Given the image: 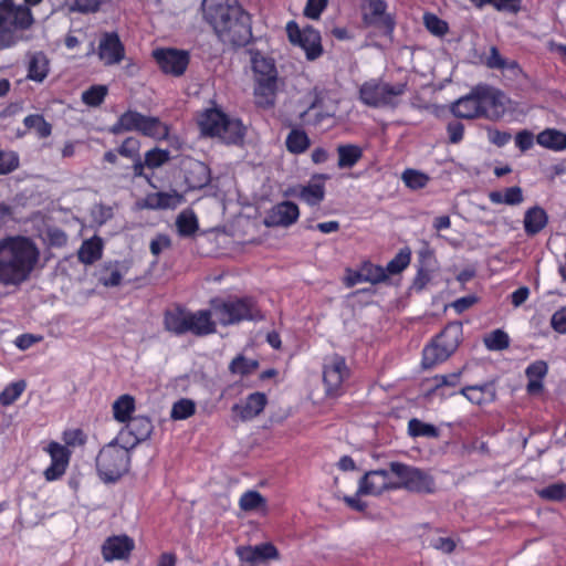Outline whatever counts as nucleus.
Returning a JSON list of instances; mask_svg holds the SVG:
<instances>
[{"mask_svg":"<svg viewBox=\"0 0 566 566\" xmlns=\"http://www.w3.org/2000/svg\"><path fill=\"white\" fill-rule=\"evenodd\" d=\"M40 260L35 242L24 235L0 240V283L19 286L28 281Z\"/></svg>","mask_w":566,"mask_h":566,"instance_id":"obj_1","label":"nucleus"},{"mask_svg":"<svg viewBox=\"0 0 566 566\" xmlns=\"http://www.w3.org/2000/svg\"><path fill=\"white\" fill-rule=\"evenodd\" d=\"M251 69L254 78L255 105L268 109L274 106L279 73L273 57L256 49H249Z\"/></svg>","mask_w":566,"mask_h":566,"instance_id":"obj_2","label":"nucleus"},{"mask_svg":"<svg viewBox=\"0 0 566 566\" xmlns=\"http://www.w3.org/2000/svg\"><path fill=\"white\" fill-rule=\"evenodd\" d=\"M32 10L17 7L13 0H0V48H13L29 41L25 32L34 24Z\"/></svg>","mask_w":566,"mask_h":566,"instance_id":"obj_3","label":"nucleus"},{"mask_svg":"<svg viewBox=\"0 0 566 566\" xmlns=\"http://www.w3.org/2000/svg\"><path fill=\"white\" fill-rule=\"evenodd\" d=\"M212 316L222 326L237 325L241 322H260L264 314L252 296L213 297L209 302Z\"/></svg>","mask_w":566,"mask_h":566,"instance_id":"obj_4","label":"nucleus"},{"mask_svg":"<svg viewBox=\"0 0 566 566\" xmlns=\"http://www.w3.org/2000/svg\"><path fill=\"white\" fill-rule=\"evenodd\" d=\"M463 337L461 322H450L422 350L421 366L430 369L446 361L459 347Z\"/></svg>","mask_w":566,"mask_h":566,"instance_id":"obj_5","label":"nucleus"},{"mask_svg":"<svg viewBox=\"0 0 566 566\" xmlns=\"http://www.w3.org/2000/svg\"><path fill=\"white\" fill-rule=\"evenodd\" d=\"M496 93L486 85H478L451 105V113L464 119L489 117V109L497 105Z\"/></svg>","mask_w":566,"mask_h":566,"instance_id":"obj_6","label":"nucleus"},{"mask_svg":"<svg viewBox=\"0 0 566 566\" xmlns=\"http://www.w3.org/2000/svg\"><path fill=\"white\" fill-rule=\"evenodd\" d=\"M130 450L116 440L105 444L96 457V469L105 482H115L129 471Z\"/></svg>","mask_w":566,"mask_h":566,"instance_id":"obj_7","label":"nucleus"},{"mask_svg":"<svg viewBox=\"0 0 566 566\" xmlns=\"http://www.w3.org/2000/svg\"><path fill=\"white\" fill-rule=\"evenodd\" d=\"M108 130L113 135L138 132L151 138H166L168 135V127L159 118L132 109L124 112Z\"/></svg>","mask_w":566,"mask_h":566,"instance_id":"obj_8","label":"nucleus"},{"mask_svg":"<svg viewBox=\"0 0 566 566\" xmlns=\"http://www.w3.org/2000/svg\"><path fill=\"white\" fill-rule=\"evenodd\" d=\"M407 91V83H397L391 85L378 80H369L364 82L359 87V99L363 104L380 108L396 107L398 97Z\"/></svg>","mask_w":566,"mask_h":566,"instance_id":"obj_9","label":"nucleus"},{"mask_svg":"<svg viewBox=\"0 0 566 566\" xmlns=\"http://www.w3.org/2000/svg\"><path fill=\"white\" fill-rule=\"evenodd\" d=\"M170 160V151L154 147L145 153L144 158H140L136 165L124 167L123 172L118 174L116 178L118 181H126L133 184L137 178H144L149 185L151 184L153 176L146 172V169L155 170L163 167Z\"/></svg>","mask_w":566,"mask_h":566,"instance_id":"obj_10","label":"nucleus"},{"mask_svg":"<svg viewBox=\"0 0 566 566\" xmlns=\"http://www.w3.org/2000/svg\"><path fill=\"white\" fill-rule=\"evenodd\" d=\"M389 468L390 471L400 479V482H397L398 489L426 494L434 492V480L423 470L401 462H390Z\"/></svg>","mask_w":566,"mask_h":566,"instance_id":"obj_11","label":"nucleus"},{"mask_svg":"<svg viewBox=\"0 0 566 566\" xmlns=\"http://www.w3.org/2000/svg\"><path fill=\"white\" fill-rule=\"evenodd\" d=\"M349 377L350 369L343 356L334 354L325 359L323 365V384L327 397H340L345 392L344 382Z\"/></svg>","mask_w":566,"mask_h":566,"instance_id":"obj_12","label":"nucleus"},{"mask_svg":"<svg viewBox=\"0 0 566 566\" xmlns=\"http://www.w3.org/2000/svg\"><path fill=\"white\" fill-rule=\"evenodd\" d=\"M286 34L293 45H297L305 51L308 61H314L323 54L322 36L318 30L312 25L300 29L296 21L291 20L286 23Z\"/></svg>","mask_w":566,"mask_h":566,"instance_id":"obj_13","label":"nucleus"},{"mask_svg":"<svg viewBox=\"0 0 566 566\" xmlns=\"http://www.w3.org/2000/svg\"><path fill=\"white\" fill-rule=\"evenodd\" d=\"M361 19L366 27H374L386 36H391L396 28L394 14L387 13L385 0H364Z\"/></svg>","mask_w":566,"mask_h":566,"instance_id":"obj_14","label":"nucleus"},{"mask_svg":"<svg viewBox=\"0 0 566 566\" xmlns=\"http://www.w3.org/2000/svg\"><path fill=\"white\" fill-rule=\"evenodd\" d=\"M153 57L163 73L176 77L184 75L190 62L187 51L174 48L156 49L153 51Z\"/></svg>","mask_w":566,"mask_h":566,"instance_id":"obj_15","label":"nucleus"},{"mask_svg":"<svg viewBox=\"0 0 566 566\" xmlns=\"http://www.w3.org/2000/svg\"><path fill=\"white\" fill-rule=\"evenodd\" d=\"M206 20L213 28L216 33L224 34V30H229L230 25L239 19L238 8H233L224 2H216L214 0H203L202 3Z\"/></svg>","mask_w":566,"mask_h":566,"instance_id":"obj_16","label":"nucleus"},{"mask_svg":"<svg viewBox=\"0 0 566 566\" xmlns=\"http://www.w3.org/2000/svg\"><path fill=\"white\" fill-rule=\"evenodd\" d=\"M217 332V322L212 318L209 310L191 311L188 308L184 335L190 334L196 337H205Z\"/></svg>","mask_w":566,"mask_h":566,"instance_id":"obj_17","label":"nucleus"},{"mask_svg":"<svg viewBox=\"0 0 566 566\" xmlns=\"http://www.w3.org/2000/svg\"><path fill=\"white\" fill-rule=\"evenodd\" d=\"M387 490H398V484L391 481L389 472L386 470L369 471L359 481V494L379 495Z\"/></svg>","mask_w":566,"mask_h":566,"instance_id":"obj_18","label":"nucleus"},{"mask_svg":"<svg viewBox=\"0 0 566 566\" xmlns=\"http://www.w3.org/2000/svg\"><path fill=\"white\" fill-rule=\"evenodd\" d=\"M300 209L293 201H282L274 205L264 218L266 227H290L298 220Z\"/></svg>","mask_w":566,"mask_h":566,"instance_id":"obj_19","label":"nucleus"},{"mask_svg":"<svg viewBox=\"0 0 566 566\" xmlns=\"http://www.w3.org/2000/svg\"><path fill=\"white\" fill-rule=\"evenodd\" d=\"M135 549V542L126 534L107 537L102 545V556L106 562L126 559Z\"/></svg>","mask_w":566,"mask_h":566,"instance_id":"obj_20","label":"nucleus"},{"mask_svg":"<svg viewBox=\"0 0 566 566\" xmlns=\"http://www.w3.org/2000/svg\"><path fill=\"white\" fill-rule=\"evenodd\" d=\"M98 57L105 65L120 63L125 57V46L116 32L102 34L98 44Z\"/></svg>","mask_w":566,"mask_h":566,"instance_id":"obj_21","label":"nucleus"},{"mask_svg":"<svg viewBox=\"0 0 566 566\" xmlns=\"http://www.w3.org/2000/svg\"><path fill=\"white\" fill-rule=\"evenodd\" d=\"M326 174H314L307 185L300 186L296 196L311 207L318 206L325 199Z\"/></svg>","mask_w":566,"mask_h":566,"instance_id":"obj_22","label":"nucleus"},{"mask_svg":"<svg viewBox=\"0 0 566 566\" xmlns=\"http://www.w3.org/2000/svg\"><path fill=\"white\" fill-rule=\"evenodd\" d=\"M188 307L180 303H174L163 313L164 329L175 336H184Z\"/></svg>","mask_w":566,"mask_h":566,"instance_id":"obj_23","label":"nucleus"},{"mask_svg":"<svg viewBox=\"0 0 566 566\" xmlns=\"http://www.w3.org/2000/svg\"><path fill=\"white\" fill-rule=\"evenodd\" d=\"M459 394L465 397L471 403L478 406L490 405L496 400V387L493 381L465 386L460 389Z\"/></svg>","mask_w":566,"mask_h":566,"instance_id":"obj_24","label":"nucleus"},{"mask_svg":"<svg viewBox=\"0 0 566 566\" xmlns=\"http://www.w3.org/2000/svg\"><path fill=\"white\" fill-rule=\"evenodd\" d=\"M268 398L263 392L250 394L243 403H235L232 411L240 417L241 420L247 421L259 416L265 408Z\"/></svg>","mask_w":566,"mask_h":566,"instance_id":"obj_25","label":"nucleus"},{"mask_svg":"<svg viewBox=\"0 0 566 566\" xmlns=\"http://www.w3.org/2000/svg\"><path fill=\"white\" fill-rule=\"evenodd\" d=\"M154 426L149 417L136 416L126 422V432L132 436V441H126L134 448L147 440L153 433Z\"/></svg>","mask_w":566,"mask_h":566,"instance_id":"obj_26","label":"nucleus"},{"mask_svg":"<svg viewBox=\"0 0 566 566\" xmlns=\"http://www.w3.org/2000/svg\"><path fill=\"white\" fill-rule=\"evenodd\" d=\"M548 373V365L544 360H535L525 369V376L528 380L526 391L528 395H538L543 391V379Z\"/></svg>","mask_w":566,"mask_h":566,"instance_id":"obj_27","label":"nucleus"},{"mask_svg":"<svg viewBox=\"0 0 566 566\" xmlns=\"http://www.w3.org/2000/svg\"><path fill=\"white\" fill-rule=\"evenodd\" d=\"M227 117L228 116L218 108L206 109L198 120L201 133L205 136L217 137Z\"/></svg>","mask_w":566,"mask_h":566,"instance_id":"obj_28","label":"nucleus"},{"mask_svg":"<svg viewBox=\"0 0 566 566\" xmlns=\"http://www.w3.org/2000/svg\"><path fill=\"white\" fill-rule=\"evenodd\" d=\"M223 42H229L233 46H244L252 38L251 27L240 19H237L224 34H219Z\"/></svg>","mask_w":566,"mask_h":566,"instance_id":"obj_29","label":"nucleus"},{"mask_svg":"<svg viewBox=\"0 0 566 566\" xmlns=\"http://www.w3.org/2000/svg\"><path fill=\"white\" fill-rule=\"evenodd\" d=\"M523 223L525 233L534 237L547 226L548 216L542 207L534 206L525 211Z\"/></svg>","mask_w":566,"mask_h":566,"instance_id":"obj_30","label":"nucleus"},{"mask_svg":"<svg viewBox=\"0 0 566 566\" xmlns=\"http://www.w3.org/2000/svg\"><path fill=\"white\" fill-rule=\"evenodd\" d=\"M185 178L189 188L201 189L211 181L210 169L201 161H193L187 168Z\"/></svg>","mask_w":566,"mask_h":566,"instance_id":"obj_31","label":"nucleus"},{"mask_svg":"<svg viewBox=\"0 0 566 566\" xmlns=\"http://www.w3.org/2000/svg\"><path fill=\"white\" fill-rule=\"evenodd\" d=\"M181 201V196L174 191V192H153L148 193L144 199V207L153 210L158 209H174L176 208Z\"/></svg>","mask_w":566,"mask_h":566,"instance_id":"obj_32","label":"nucleus"},{"mask_svg":"<svg viewBox=\"0 0 566 566\" xmlns=\"http://www.w3.org/2000/svg\"><path fill=\"white\" fill-rule=\"evenodd\" d=\"M103 255V241L99 237L94 235L84 240L78 249L77 258L83 264H93Z\"/></svg>","mask_w":566,"mask_h":566,"instance_id":"obj_33","label":"nucleus"},{"mask_svg":"<svg viewBox=\"0 0 566 566\" xmlns=\"http://www.w3.org/2000/svg\"><path fill=\"white\" fill-rule=\"evenodd\" d=\"M244 135L245 129L241 120L227 117L217 137H220L228 145H240L243 143Z\"/></svg>","mask_w":566,"mask_h":566,"instance_id":"obj_34","label":"nucleus"},{"mask_svg":"<svg viewBox=\"0 0 566 566\" xmlns=\"http://www.w3.org/2000/svg\"><path fill=\"white\" fill-rule=\"evenodd\" d=\"M136 409V400L132 395L119 396L112 405L114 419L119 423H126L133 418Z\"/></svg>","mask_w":566,"mask_h":566,"instance_id":"obj_35","label":"nucleus"},{"mask_svg":"<svg viewBox=\"0 0 566 566\" xmlns=\"http://www.w3.org/2000/svg\"><path fill=\"white\" fill-rule=\"evenodd\" d=\"M536 142L539 146L554 151L566 149V134L555 128H547L541 132L536 137Z\"/></svg>","mask_w":566,"mask_h":566,"instance_id":"obj_36","label":"nucleus"},{"mask_svg":"<svg viewBox=\"0 0 566 566\" xmlns=\"http://www.w3.org/2000/svg\"><path fill=\"white\" fill-rule=\"evenodd\" d=\"M488 197L493 205L517 206L524 200L523 190L518 186L505 188L504 191H490Z\"/></svg>","mask_w":566,"mask_h":566,"instance_id":"obj_37","label":"nucleus"},{"mask_svg":"<svg viewBox=\"0 0 566 566\" xmlns=\"http://www.w3.org/2000/svg\"><path fill=\"white\" fill-rule=\"evenodd\" d=\"M339 169L354 167L363 157V149L358 145L342 144L337 146Z\"/></svg>","mask_w":566,"mask_h":566,"instance_id":"obj_38","label":"nucleus"},{"mask_svg":"<svg viewBox=\"0 0 566 566\" xmlns=\"http://www.w3.org/2000/svg\"><path fill=\"white\" fill-rule=\"evenodd\" d=\"M286 149L294 155L305 153L311 146V139L305 130L293 128L285 139Z\"/></svg>","mask_w":566,"mask_h":566,"instance_id":"obj_39","label":"nucleus"},{"mask_svg":"<svg viewBox=\"0 0 566 566\" xmlns=\"http://www.w3.org/2000/svg\"><path fill=\"white\" fill-rule=\"evenodd\" d=\"M49 73V61L43 53L32 55L28 66V78L35 82H43Z\"/></svg>","mask_w":566,"mask_h":566,"instance_id":"obj_40","label":"nucleus"},{"mask_svg":"<svg viewBox=\"0 0 566 566\" xmlns=\"http://www.w3.org/2000/svg\"><path fill=\"white\" fill-rule=\"evenodd\" d=\"M474 7L492 6L496 11L517 14L522 9L523 0H469Z\"/></svg>","mask_w":566,"mask_h":566,"instance_id":"obj_41","label":"nucleus"},{"mask_svg":"<svg viewBox=\"0 0 566 566\" xmlns=\"http://www.w3.org/2000/svg\"><path fill=\"white\" fill-rule=\"evenodd\" d=\"M259 368V361L256 359L247 358L244 355H237L229 365V370L233 375L241 377L253 374Z\"/></svg>","mask_w":566,"mask_h":566,"instance_id":"obj_42","label":"nucleus"},{"mask_svg":"<svg viewBox=\"0 0 566 566\" xmlns=\"http://www.w3.org/2000/svg\"><path fill=\"white\" fill-rule=\"evenodd\" d=\"M142 143L138 138L129 136L126 137L120 145L116 148L119 156L132 160V165H136L140 160Z\"/></svg>","mask_w":566,"mask_h":566,"instance_id":"obj_43","label":"nucleus"},{"mask_svg":"<svg viewBox=\"0 0 566 566\" xmlns=\"http://www.w3.org/2000/svg\"><path fill=\"white\" fill-rule=\"evenodd\" d=\"M359 266L365 282L379 284L389 280L386 270L381 265L374 264L370 261H364Z\"/></svg>","mask_w":566,"mask_h":566,"instance_id":"obj_44","label":"nucleus"},{"mask_svg":"<svg viewBox=\"0 0 566 566\" xmlns=\"http://www.w3.org/2000/svg\"><path fill=\"white\" fill-rule=\"evenodd\" d=\"M23 124L28 129H34L39 138H48L52 134V125L43 115L30 114L24 117Z\"/></svg>","mask_w":566,"mask_h":566,"instance_id":"obj_45","label":"nucleus"},{"mask_svg":"<svg viewBox=\"0 0 566 566\" xmlns=\"http://www.w3.org/2000/svg\"><path fill=\"white\" fill-rule=\"evenodd\" d=\"M423 24L432 35L438 38L446 36L450 31L449 23L431 12L423 14Z\"/></svg>","mask_w":566,"mask_h":566,"instance_id":"obj_46","label":"nucleus"},{"mask_svg":"<svg viewBox=\"0 0 566 566\" xmlns=\"http://www.w3.org/2000/svg\"><path fill=\"white\" fill-rule=\"evenodd\" d=\"M408 433L415 438H417V437L438 438L439 429L431 423H426L417 418H412L408 422Z\"/></svg>","mask_w":566,"mask_h":566,"instance_id":"obj_47","label":"nucleus"},{"mask_svg":"<svg viewBox=\"0 0 566 566\" xmlns=\"http://www.w3.org/2000/svg\"><path fill=\"white\" fill-rule=\"evenodd\" d=\"M196 413V403L188 398H181L174 402L170 411L172 420H186Z\"/></svg>","mask_w":566,"mask_h":566,"instance_id":"obj_48","label":"nucleus"},{"mask_svg":"<svg viewBox=\"0 0 566 566\" xmlns=\"http://www.w3.org/2000/svg\"><path fill=\"white\" fill-rule=\"evenodd\" d=\"M25 387L24 380L14 381L6 386L0 392V405L7 407L15 402L25 390Z\"/></svg>","mask_w":566,"mask_h":566,"instance_id":"obj_49","label":"nucleus"},{"mask_svg":"<svg viewBox=\"0 0 566 566\" xmlns=\"http://www.w3.org/2000/svg\"><path fill=\"white\" fill-rule=\"evenodd\" d=\"M410 261L411 251L409 248H405L401 249L395 255V258L387 263L386 268L384 269L386 270L388 276L389 274H399L410 264Z\"/></svg>","mask_w":566,"mask_h":566,"instance_id":"obj_50","label":"nucleus"},{"mask_svg":"<svg viewBox=\"0 0 566 566\" xmlns=\"http://www.w3.org/2000/svg\"><path fill=\"white\" fill-rule=\"evenodd\" d=\"M484 345L490 350H504L510 346V337L503 329H494L484 337Z\"/></svg>","mask_w":566,"mask_h":566,"instance_id":"obj_51","label":"nucleus"},{"mask_svg":"<svg viewBox=\"0 0 566 566\" xmlns=\"http://www.w3.org/2000/svg\"><path fill=\"white\" fill-rule=\"evenodd\" d=\"M537 495L546 501L562 502L566 499V483H552L538 490Z\"/></svg>","mask_w":566,"mask_h":566,"instance_id":"obj_52","label":"nucleus"},{"mask_svg":"<svg viewBox=\"0 0 566 566\" xmlns=\"http://www.w3.org/2000/svg\"><path fill=\"white\" fill-rule=\"evenodd\" d=\"M402 180L408 188L419 190L428 185L430 178L422 171L409 168L402 172Z\"/></svg>","mask_w":566,"mask_h":566,"instance_id":"obj_53","label":"nucleus"},{"mask_svg":"<svg viewBox=\"0 0 566 566\" xmlns=\"http://www.w3.org/2000/svg\"><path fill=\"white\" fill-rule=\"evenodd\" d=\"M108 93L107 86L105 85H92L82 94V101L87 106L96 107L99 106Z\"/></svg>","mask_w":566,"mask_h":566,"instance_id":"obj_54","label":"nucleus"},{"mask_svg":"<svg viewBox=\"0 0 566 566\" xmlns=\"http://www.w3.org/2000/svg\"><path fill=\"white\" fill-rule=\"evenodd\" d=\"M266 501L258 491H247L239 500V506L242 511L250 512L265 506Z\"/></svg>","mask_w":566,"mask_h":566,"instance_id":"obj_55","label":"nucleus"},{"mask_svg":"<svg viewBox=\"0 0 566 566\" xmlns=\"http://www.w3.org/2000/svg\"><path fill=\"white\" fill-rule=\"evenodd\" d=\"M418 254V268H424V269H437V258L434 250L431 248L430 243L426 240L421 241V247L417 252Z\"/></svg>","mask_w":566,"mask_h":566,"instance_id":"obj_56","label":"nucleus"},{"mask_svg":"<svg viewBox=\"0 0 566 566\" xmlns=\"http://www.w3.org/2000/svg\"><path fill=\"white\" fill-rule=\"evenodd\" d=\"M176 224L181 237H190L195 234L199 228L197 217L193 213L179 214Z\"/></svg>","mask_w":566,"mask_h":566,"instance_id":"obj_57","label":"nucleus"},{"mask_svg":"<svg viewBox=\"0 0 566 566\" xmlns=\"http://www.w3.org/2000/svg\"><path fill=\"white\" fill-rule=\"evenodd\" d=\"M461 376H462V370L453 371V373L446 374V375H436L431 379V381L433 382L431 391L436 392L442 387L458 386L460 384Z\"/></svg>","mask_w":566,"mask_h":566,"instance_id":"obj_58","label":"nucleus"},{"mask_svg":"<svg viewBox=\"0 0 566 566\" xmlns=\"http://www.w3.org/2000/svg\"><path fill=\"white\" fill-rule=\"evenodd\" d=\"M45 451L49 453L51 461L69 465L71 451L65 446H62L56 441H51L45 448Z\"/></svg>","mask_w":566,"mask_h":566,"instance_id":"obj_59","label":"nucleus"},{"mask_svg":"<svg viewBox=\"0 0 566 566\" xmlns=\"http://www.w3.org/2000/svg\"><path fill=\"white\" fill-rule=\"evenodd\" d=\"M62 439L65 443V447H83L87 441V436L85 432L80 429H66L63 431Z\"/></svg>","mask_w":566,"mask_h":566,"instance_id":"obj_60","label":"nucleus"},{"mask_svg":"<svg viewBox=\"0 0 566 566\" xmlns=\"http://www.w3.org/2000/svg\"><path fill=\"white\" fill-rule=\"evenodd\" d=\"M19 167V156L12 150H0V175L12 172Z\"/></svg>","mask_w":566,"mask_h":566,"instance_id":"obj_61","label":"nucleus"},{"mask_svg":"<svg viewBox=\"0 0 566 566\" xmlns=\"http://www.w3.org/2000/svg\"><path fill=\"white\" fill-rule=\"evenodd\" d=\"M327 4L328 0H307L303 13L308 19L317 20Z\"/></svg>","mask_w":566,"mask_h":566,"instance_id":"obj_62","label":"nucleus"},{"mask_svg":"<svg viewBox=\"0 0 566 566\" xmlns=\"http://www.w3.org/2000/svg\"><path fill=\"white\" fill-rule=\"evenodd\" d=\"M255 549L258 562L277 559L280 557L277 548L270 542L255 545Z\"/></svg>","mask_w":566,"mask_h":566,"instance_id":"obj_63","label":"nucleus"},{"mask_svg":"<svg viewBox=\"0 0 566 566\" xmlns=\"http://www.w3.org/2000/svg\"><path fill=\"white\" fill-rule=\"evenodd\" d=\"M551 326L555 332H557L559 334H566V307L565 306L560 307L552 315Z\"/></svg>","mask_w":566,"mask_h":566,"instance_id":"obj_64","label":"nucleus"}]
</instances>
